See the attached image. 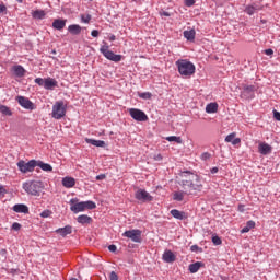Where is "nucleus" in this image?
Listing matches in <instances>:
<instances>
[{"instance_id":"a211bd4d","label":"nucleus","mask_w":280,"mask_h":280,"mask_svg":"<svg viewBox=\"0 0 280 280\" xmlns=\"http://www.w3.org/2000/svg\"><path fill=\"white\" fill-rule=\"evenodd\" d=\"M66 25H67V20L56 19L52 22L54 30H58L59 32L65 30Z\"/></svg>"},{"instance_id":"0eeeda50","label":"nucleus","mask_w":280,"mask_h":280,"mask_svg":"<svg viewBox=\"0 0 280 280\" xmlns=\"http://www.w3.org/2000/svg\"><path fill=\"white\" fill-rule=\"evenodd\" d=\"M52 118L54 119H62L65 115H67V105H65V102L58 101L52 106Z\"/></svg>"},{"instance_id":"58836bf2","label":"nucleus","mask_w":280,"mask_h":280,"mask_svg":"<svg viewBox=\"0 0 280 280\" xmlns=\"http://www.w3.org/2000/svg\"><path fill=\"white\" fill-rule=\"evenodd\" d=\"M35 84H38V86H44L45 88V79L36 78L35 79Z\"/></svg>"},{"instance_id":"423d86ee","label":"nucleus","mask_w":280,"mask_h":280,"mask_svg":"<svg viewBox=\"0 0 280 280\" xmlns=\"http://www.w3.org/2000/svg\"><path fill=\"white\" fill-rule=\"evenodd\" d=\"M18 168L22 174H30L34 172L37 167V161L36 160H31L28 162H25V160H20L18 163Z\"/></svg>"},{"instance_id":"4be33fe9","label":"nucleus","mask_w":280,"mask_h":280,"mask_svg":"<svg viewBox=\"0 0 280 280\" xmlns=\"http://www.w3.org/2000/svg\"><path fill=\"white\" fill-rule=\"evenodd\" d=\"M171 215H173V218H175L176 220H187V213L177 209L171 210Z\"/></svg>"},{"instance_id":"f704fd0d","label":"nucleus","mask_w":280,"mask_h":280,"mask_svg":"<svg viewBox=\"0 0 280 280\" xmlns=\"http://www.w3.org/2000/svg\"><path fill=\"white\" fill-rule=\"evenodd\" d=\"M91 19H93L91 14H81L82 23H91Z\"/></svg>"},{"instance_id":"f8f14e48","label":"nucleus","mask_w":280,"mask_h":280,"mask_svg":"<svg viewBox=\"0 0 280 280\" xmlns=\"http://www.w3.org/2000/svg\"><path fill=\"white\" fill-rule=\"evenodd\" d=\"M194 195L192 191H187V190H177L173 192V200H175L176 202H183V200H185L186 196H191Z\"/></svg>"},{"instance_id":"2eb2a0df","label":"nucleus","mask_w":280,"mask_h":280,"mask_svg":"<svg viewBox=\"0 0 280 280\" xmlns=\"http://www.w3.org/2000/svg\"><path fill=\"white\" fill-rule=\"evenodd\" d=\"M162 259L166 264H174V261H176V255H174L173 250L166 249L162 256Z\"/></svg>"},{"instance_id":"37998d69","label":"nucleus","mask_w":280,"mask_h":280,"mask_svg":"<svg viewBox=\"0 0 280 280\" xmlns=\"http://www.w3.org/2000/svg\"><path fill=\"white\" fill-rule=\"evenodd\" d=\"M109 279L110 280H119V277L117 276V273L115 271H112L109 275Z\"/></svg>"},{"instance_id":"7ed1b4c3","label":"nucleus","mask_w":280,"mask_h":280,"mask_svg":"<svg viewBox=\"0 0 280 280\" xmlns=\"http://www.w3.org/2000/svg\"><path fill=\"white\" fill-rule=\"evenodd\" d=\"M70 205L72 213H81L82 211L97 209V205L94 201L78 202V198H72Z\"/></svg>"},{"instance_id":"412c9836","label":"nucleus","mask_w":280,"mask_h":280,"mask_svg":"<svg viewBox=\"0 0 280 280\" xmlns=\"http://www.w3.org/2000/svg\"><path fill=\"white\" fill-rule=\"evenodd\" d=\"M12 71L14 73V75H16V78H23L25 77V68H23V66L18 65V66H13Z\"/></svg>"},{"instance_id":"ea45409f","label":"nucleus","mask_w":280,"mask_h":280,"mask_svg":"<svg viewBox=\"0 0 280 280\" xmlns=\"http://www.w3.org/2000/svg\"><path fill=\"white\" fill-rule=\"evenodd\" d=\"M51 215V210H44L40 213V218H49Z\"/></svg>"},{"instance_id":"052dcab7","label":"nucleus","mask_w":280,"mask_h":280,"mask_svg":"<svg viewBox=\"0 0 280 280\" xmlns=\"http://www.w3.org/2000/svg\"><path fill=\"white\" fill-rule=\"evenodd\" d=\"M162 14H163V16H170V13H167L165 11Z\"/></svg>"},{"instance_id":"4468645a","label":"nucleus","mask_w":280,"mask_h":280,"mask_svg":"<svg viewBox=\"0 0 280 280\" xmlns=\"http://www.w3.org/2000/svg\"><path fill=\"white\" fill-rule=\"evenodd\" d=\"M258 152L259 154H262L264 156L272 153V147L266 142H260L258 144Z\"/></svg>"},{"instance_id":"20e7f679","label":"nucleus","mask_w":280,"mask_h":280,"mask_svg":"<svg viewBox=\"0 0 280 280\" xmlns=\"http://www.w3.org/2000/svg\"><path fill=\"white\" fill-rule=\"evenodd\" d=\"M23 189L30 196H40V192L43 191V188L45 187L43 185V182L39 180H28L23 184Z\"/></svg>"},{"instance_id":"c756f323","label":"nucleus","mask_w":280,"mask_h":280,"mask_svg":"<svg viewBox=\"0 0 280 280\" xmlns=\"http://www.w3.org/2000/svg\"><path fill=\"white\" fill-rule=\"evenodd\" d=\"M0 113L5 117H12V109L5 105H0Z\"/></svg>"},{"instance_id":"a19ab883","label":"nucleus","mask_w":280,"mask_h":280,"mask_svg":"<svg viewBox=\"0 0 280 280\" xmlns=\"http://www.w3.org/2000/svg\"><path fill=\"white\" fill-rule=\"evenodd\" d=\"M12 231H21V223L14 222L11 226Z\"/></svg>"},{"instance_id":"5fc2aeb1","label":"nucleus","mask_w":280,"mask_h":280,"mask_svg":"<svg viewBox=\"0 0 280 280\" xmlns=\"http://www.w3.org/2000/svg\"><path fill=\"white\" fill-rule=\"evenodd\" d=\"M106 178L105 174H100L96 176V180H104Z\"/></svg>"},{"instance_id":"cd10ccee","label":"nucleus","mask_w":280,"mask_h":280,"mask_svg":"<svg viewBox=\"0 0 280 280\" xmlns=\"http://www.w3.org/2000/svg\"><path fill=\"white\" fill-rule=\"evenodd\" d=\"M37 167H40L43 172H54L51 164L44 163L43 161H37Z\"/></svg>"},{"instance_id":"b1692460","label":"nucleus","mask_w":280,"mask_h":280,"mask_svg":"<svg viewBox=\"0 0 280 280\" xmlns=\"http://www.w3.org/2000/svg\"><path fill=\"white\" fill-rule=\"evenodd\" d=\"M77 222H79V224H91V222H93V219L91 217H89L88 214H81L77 218Z\"/></svg>"},{"instance_id":"a18cd8bd","label":"nucleus","mask_w":280,"mask_h":280,"mask_svg":"<svg viewBox=\"0 0 280 280\" xmlns=\"http://www.w3.org/2000/svg\"><path fill=\"white\" fill-rule=\"evenodd\" d=\"M91 36H93V38H97V36H100V31L93 30V31L91 32Z\"/></svg>"},{"instance_id":"4c0bfd02","label":"nucleus","mask_w":280,"mask_h":280,"mask_svg":"<svg viewBox=\"0 0 280 280\" xmlns=\"http://www.w3.org/2000/svg\"><path fill=\"white\" fill-rule=\"evenodd\" d=\"M200 159H201L202 161H210V160H211V153H209V152H203V153H201Z\"/></svg>"},{"instance_id":"864d4df0","label":"nucleus","mask_w":280,"mask_h":280,"mask_svg":"<svg viewBox=\"0 0 280 280\" xmlns=\"http://www.w3.org/2000/svg\"><path fill=\"white\" fill-rule=\"evenodd\" d=\"M8 8L5 4H0V14H3V12H7Z\"/></svg>"},{"instance_id":"6ab92c4d","label":"nucleus","mask_w":280,"mask_h":280,"mask_svg":"<svg viewBox=\"0 0 280 280\" xmlns=\"http://www.w3.org/2000/svg\"><path fill=\"white\" fill-rule=\"evenodd\" d=\"M73 228L71 225H66L65 228H59L56 230V233L61 235V237H67V235H71Z\"/></svg>"},{"instance_id":"7c9ffc66","label":"nucleus","mask_w":280,"mask_h":280,"mask_svg":"<svg viewBox=\"0 0 280 280\" xmlns=\"http://www.w3.org/2000/svg\"><path fill=\"white\" fill-rule=\"evenodd\" d=\"M184 38H187L188 40H196V31H184Z\"/></svg>"},{"instance_id":"bf43d9fd","label":"nucleus","mask_w":280,"mask_h":280,"mask_svg":"<svg viewBox=\"0 0 280 280\" xmlns=\"http://www.w3.org/2000/svg\"><path fill=\"white\" fill-rule=\"evenodd\" d=\"M109 40H110V43H113V42L117 40V37L115 35H110Z\"/></svg>"},{"instance_id":"5701e85b","label":"nucleus","mask_w":280,"mask_h":280,"mask_svg":"<svg viewBox=\"0 0 280 280\" xmlns=\"http://www.w3.org/2000/svg\"><path fill=\"white\" fill-rule=\"evenodd\" d=\"M61 183L66 187V189H71V187H75V178L73 177H63Z\"/></svg>"},{"instance_id":"f3484780","label":"nucleus","mask_w":280,"mask_h":280,"mask_svg":"<svg viewBox=\"0 0 280 280\" xmlns=\"http://www.w3.org/2000/svg\"><path fill=\"white\" fill-rule=\"evenodd\" d=\"M12 209L15 213H25V214L30 213V208L24 203H16L13 206Z\"/></svg>"},{"instance_id":"2f4dec72","label":"nucleus","mask_w":280,"mask_h":280,"mask_svg":"<svg viewBox=\"0 0 280 280\" xmlns=\"http://www.w3.org/2000/svg\"><path fill=\"white\" fill-rule=\"evenodd\" d=\"M206 113H218V103H210L206 106Z\"/></svg>"},{"instance_id":"3c124183","label":"nucleus","mask_w":280,"mask_h":280,"mask_svg":"<svg viewBox=\"0 0 280 280\" xmlns=\"http://www.w3.org/2000/svg\"><path fill=\"white\" fill-rule=\"evenodd\" d=\"M108 250H109L110 253H116V252H117V246H116V245H109V246H108Z\"/></svg>"},{"instance_id":"c9c22d12","label":"nucleus","mask_w":280,"mask_h":280,"mask_svg":"<svg viewBox=\"0 0 280 280\" xmlns=\"http://www.w3.org/2000/svg\"><path fill=\"white\" fill-rule=\"evenodd\" d=\"M235 137H236L235 132L228 135L225 137V143H233V140L235 139Z\"/></svg>"},{"instance_id":"f257e3e1","label":"nucleus","mask_w":280,"mask_h":280,"mask_svg":"<svg viewBox=\"0 0 280 280\" xmlns=\"http://www.w3.org/2000/svg\"><path fill=\"white\" fill-rule=\"evenodd\" d=\"M182 180L179 183L180 187L187 191H191L192 196H196L198 192L202 191V180L197 174L184 171L180 173Z\"/></svg>"},{"instance_id":"13d9d810","label":"nucleus","mask_w":280,"mask_h":280,"mask_svg":"<svg viewBox=\"0 0 280 280\" xmlns=\"http://www.w3.org/2000/svg\"><path fill=\"white\" fill-rule=\"evenodd\" d=\"M210 172H211V174H218V172H220V170L214 166V167L211 168Z\"/></svg>"},{"instance_id":"6e6552de","label":"nucleus","mask_w":280,"mask_h":280,"mask_svg":"<svg viewBox=\"0 0 280 280\" xmlns=\"http://www.w3.org/2000/svg\"><path fill=\"white\" fill-rule=\"evenodd\" d=\"M136 200H139L140 202H152L154 200V197L150 195L145 189H138L135 194Z\"/></svg>"},{"instance_id":"c03bdc74","label":"nucleus","mask_w":280,"mask_h":280,"mask_svg":"<svg viewBox=\"0 0 280 280\" xmlns=\"http://www.w3.org/2000/svg\"><path fill=\"white\" fill-rule=\"evenodd\" d=\"M242 143V140L240 138H234L232 141V145H240Z\"/></svg>"},{"instance_id":"a878e982","label":"nucleus","mask_w":280,"mask_h":280,"mask_svg":"<svg viewBox=\"0 0 280 280\" xmlns=\"http://www.w3.org/2000/svg\"><path fill=\"white\" fill-rule=\"evenodd\" d=\"M202 266H205V264H202L201 261H197L195 264H190L188 267V270H189V272L195 275V272H198V270H200V268H202Z\"/></svg>"},{"instance_id":"f03ea898","label":"nucleus","mask_w":280,"mask_h":280,"mask_svg":"<svg viewBox=\"0 0 280 280\" xmlns=\"http://www.w3.org/2000/svg\"><path fill=\"white\" fill-rule=\"evenodd\" d=\"M175 67H177L178 73L182 78H191V75L196 73V65H194L189 59H178L175 62Z\"/></svg>"},{"instance_id":"e2e57ef3","label":"nucleus","mask_w":280,"mask_h":280,"mask_svg":"<svg viewBox=\"0 0 280 280\" xmlns=\"http://www.w3.org/2000/svg\"><path fill=\"white\" fill-rule=\"evenodd\" d=\"M158 159H160V160H161V159H163V156H161V155H158Z\"/></svg>"},{"instance_id":"393cba45","label":"nucleus","mask_w":280,"mask_h":280,"mask_svg":"<svg viewBox=\"0 0 280 280\" xmlns=\"http://www.w3.org/2000/svg\"><path fill=\"white\" fill-rule=\"evenodd\" d=\"M68 32L70 34H73V36H78V34H80L82 32V26L78 25V24H72L68 26Z\"/></svg>"},{"instance_id":"79ce46f5","label":"nucleus","mask_w":280,"mask_h":280,"mask_svg":"<svg viewBox=\"0 0 280 280\" xmlns=\"http://www.w3.org/2000/svg\"><path fill=\"white\" fill-rule=\"evenodd\" d=\"M196 3V0H185V5H187V8H191V5H194Z\"/></svg>"},{"instance_id":"6e6d98bb","label":"nucleus","mask_w":280,"mask_h":280,"mask_svg":"<svg viewBox=\"0 0 280 280\" xmlns=\"http://www.w3.org/2000/svg\"><path fill=\"white\" fill-rule=\"evenodd\" d=\"M244 207H245V206L242 205V203L238 205L237 210L240 211V213H244V211H245Z\"/></svg>"},{"instance_id":"dca6fc26","label":"nucleus","mask_w":280,"mask_h":280,"mask_svg":"<svg viewBox=\"0 0 280 280\" xmlns=\"http://www.w3.org/2000/svg\"><path fill=\"white\" fill-rule=\"evenodd\" d=\"M56 86H58V81H56V79H45L44 89H46V91H52L54 89H56Z\"/></svg>"},{"instance_id":"49530a36","label":"nucleus","mask_w":280,"mask_h":280,"mask_svg":"<svg viewBox=\"0 0 280 280\" xmlns=\"http://www.w3.org/2000/svg\"><path fill=\"white\" fill-rule=\"evenodd\" d=\"M246 226L250 229H255V221H247Z\"/></svg>"},{"instance_id":"603ef678","label":"nucleus","mask_w":280,"mask_h":280,"mask_svg":"<svg viewBox=\"0 0 280 280\" xmlns=\"http://www.w3.org/2000/svg\"><path fill=\"white\" fill-rule=\"evenodd\" d=\"M266 56H272V54H275V50H272V48H268L265 50Z\"/></svg>"},{"instance_id":"c85d7f7f","label":"nucleus","mask_w":280,"mask_h":280,"mask_svg":"<svg viewBox=\"0 0 280 280\" xmlns=\"http://www.w3.org/2000/svg\"><path fill=\"white\" fill-rule=\"evenodd\" d=\"M46 15L47 13H45V11L43 10H35L32 12L33 19H38L39 21H43V19H45Z\"/></svg>"},{"instance_id":"4d7b16f0","label":"nucleus","mask_w":280,"mask_h":280,"mask_svg":"<svg viewBox=\"0 0 280 280\" xmlns=\"http://www.w3.org/2000/svg\"><path fill=\"white\" fill-rule=\"evenodd\" d=\"M248 231H250V229L245 225L242 230H241V233H248Z\"/></svg>"},{"instance_id":"e433bc0d","label":"nucleus","mask_w":280,"mask_h":280,"mask_svg":"<svg viewBox=\"0 0 280 280\" xmlns=\"http://www.w3.org/2000/svg\"><path fill=\"white\" fill-rule=\"evenodd\" d=\"M212 243L214 244V246H220L222 244V238H220V236L214 235L212 236Z\"/></svg>"},{"instance_id":"473e14b6","label":"nucleus","mask_w":280,"mask_h":280,"mask_svg":"<svg viewBox=\"0 0 280 280\" xmlns=\"http://www.w3.org/2000/svg\"><path fill=\"white\" fill-rule=\"evenodd\" d=\"M166 141H175V143H183V138L176 136L166 137Z\"/></svg>"},{"instance_id":"1a4fd4ad","label":"nucleus","mask_w":280,"mask_h":280,"mask_svg":"<svg viewBox=\"0 0 280 280\" xmlns=\"http://www.w3.org/2000/svg\"><path fill=\"white\" fill-rule=\"evenodd\" d=\"M122 237H128L131 242L141 244V230H128L122 233Z\"/></svg>"},{"instance_id":"39448f33","label":"nucleus","mask_w":280,"mask_h":280,"mask_svg":"<svg viewBox=\"0 0 280 280\" xmlns=\"http://www.w3.org/2000/svg\"><path fill=\"white\" fill-rule=\"evenodd\" d=\"M104 45L100 48L101 54L112 62H121V58H124L121 55L114 54L113 50H110V46L106 44V42H103Z\"/></svg>"},{"instance_id":"09e8293b","label":"nucleus","mask_w":280,"mask_h":280,"mask_svg":"<svg viewBox=\"0 0 280 280\" xmlns=\"http://www.w3.org/2000/svg\"><path fill=\"white\" fill-rule=\"evenodd\" d=\"M273 117L277 121H280V112L273 110Z\"/></svg>"},{"instance_id":"aec40b11","label":"nucleus","mask_w":280,"mask_h":280,"mask_svg":"<svg viewBox=\"0 0 280 280\" xmlns=\"http://www.w3.org/2000/svg\"><path fill=\"white\" fill-rule=\"evenodd\" d=\"M85 142L90 143V145H95V148H105L106 142L104 140H95L91 138H85Z\"/></svg>"},{"instance_id":"680f3d73","label":"nucleus","mask_w":280,"mask_h":280,"mask_svg":"<svg viewBox=\"0 0 280 280\" xmlns=\"http://www.w3.org/2000/svg\"><path fill=\"white\" fill-rule=\"evenodd\" d=\"M18 1V3H23V0H16Z\"/></svg>"},{"instance_id":"ddd939ff","label":"nucleus","mask_w":280,"mask_h":280,"mask_svg":"<svg viewBox=\"0 0 280 280\" xmlns=\"http://www.w3.org/2000/svg\"><path fill=\"white\" fill-rule=\"evenodd\" d=\"M256 91H257V88L255 85L244 84L242 95H244V97H255Z\"/></svg>"},{"instance_id":"72a5a7b5","label":"nucleus","mask_w":280,"mask_h":280,"mask_svg":"<svg viewBox=\"0 0 280 280\" xmlns=\"http://www.w3.org/2000/svg\"><path fill=\"white\" fill-rule=\"evenodd\" d=\"M138 97L141 100H151L152 98V93L150 92H142L138 94Z\"/></svg>"},{"instance_id":"8fccbe9b","label":"nucleus","mask_w":280,"mask_h":280,"mask_svg":"<svg viewBox=\"0 0 280 280\" xmlns=\"http://www.w3.org/2000/svg\"><path fill=\"white\" fill-rule=\"evenodd\" d=\"M8 194V190H5V187L0 186V196H5Z\"/></svg>"},{"instance_id":"9b49d317","label":"nucleus","mask_w":280,"mask_h":280,"mask_svg":"<svg viewBox=\"0 0 280 280\" xmlns=\"http://www.w3.org/2000/svg\"><path fill=\"white\" fill-rule=\"evenodd\" d=\"M16 102L20 104V106H22V108H25V110H35L36 109V105H34L32 103V101H30V98H27L25 96H18Z\"/></svg>"},{"instance_id":"de8ad7c7","label":"nucleus","mask_w":280,"mask_h":280,"mask_svg":"<svg viewBox=\"0 0 280 280\" xmlns=\"http://www.w3.org/2000/svg\"><path fill=\"white\" fill-rule=\"evenodd\" d=\"M190 250H191V253H198V250H200V247L198 245H192L190 247Z\"/></svg>"},{"instance_id":"bb28decb","label":"nucleus","mask_w":280,"mask_h":280,"mask_svg":"<svg viewBox=\"0 0 280 280\" xmlns=\"http://www.w3.org/2000/svg\"><path fill=\"white\" fill-rule=\"evenodd\" d=\"M257 10H260L259 5L257 4H249L245 8V12L246 14H248L249 16H253V14H255V12H257Z\"/></svg>"},{"instance_id":"9d476101","label":"nucleus","mask_w":280,"mask_h":280,"mask_svg":"<svg viewBox=\"0 0 280 280\" xmlns=\"http://www.w3.org/2000/svg\"><path fill=\"white\" fill-rule=\"evenodd\" d=\"M129 115L135 119V121H148V115L139 108H130Z\"/></svg>"}]
</instances>
